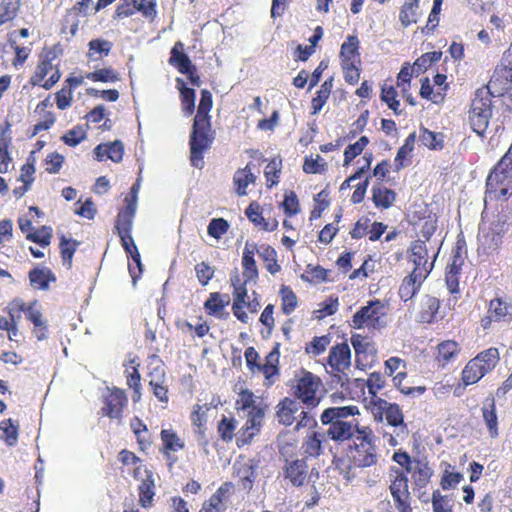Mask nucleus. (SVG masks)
Segmentation results:
<instances>
[{"mask_svg": "<svg viewBox=\"0 0 512 512\" xmlns=\"http://www.w3.org/2000/svg\"><path fill=\"white\" fill-rule=\"evenodd\" d=\"M231 285L233 286L234 296L232 305L233 314L238 320L246 323L248 321V315L244 311V308L250 306V303L246 300L248 296L245 282H241L240 276L235 273V275L231 276Z\"/></svg>", "mask_w": 512, "mask_h": 512, "instance_id": "aec40b11", "label": "nucleus"}, {"mask_svg": "<svg viewBox=\"0 0 512 512\" xmlns=\"http://www.w3.org/2000/svg\"><path fill=\"white\" fill-rule=\"evenodd\" d=\"M408 473H411L414 487L417 489H423L430 483L433 470L427 461L422 459H414V464L411 467V470L407 472V474Z\"/></svg>", "mask_w": 512, "mask_h": 512, "instance_id": "bb28decb", "label": "nucleus"}, {"mask_svg": "<svg viewBox=\"0 0 512 512\" xmlns=\"http://www.w3.org/2000/svg\"><path fill=\"white\" fill-rule=\"evenodd\" d=\"M233 468L234 476L238 479V484L243 490L250 491L256 479L254 461H236Z\"/></svg>", "mask_w": 512, "mask_h": 512, "instance_id": "5701e85b", "label": "nucleus"}, {"mask_svg": "<svg viewBox=\"0 0 512 512\" xmlns=\"http://www.w3.org/2000/svg\"><path fill=\"white\" fill-rule=\"evenodd\" d=\"M234 493L235 485L229 481L224 482L208 500L204 501L199 512H224Z\"/></svg>", "mask_w": 512, "mask_h": 512, "instance_id": "6ab92c4d", "label": "nucleus"}, {"mask_svg": "<svg viewBox=\"0 0 512 512\" xmlns=\"http://www.w3.org/2000/svg\"><path fill=\"white\" fill-rule=\"evenodd\" d=\"M149 386L153 395L159 402L168 403V386L166 385V373L163 367L159 366L154 368L149 374Z\"/></svg>", "mask_w": 512, "mask_h": 512, "instance_id": "393cba45", "label": "nucleus"}, {"mask_svg": "<svg viewBox=\"0 0 512 512\" xmlns=\"http://www.w3.org/2000/svg\"><path fill=\"white\" fill-rule=\"evenodd\" d=\"M500 362V352L496 347H489L470 359L461 372V381L464 386L479 382L491 373Z\"/></svg>", "mask_w": 512, "mask_h": 512, "instance_id": "20e7f679", "label": "nucleus"}, {"mask_svg": "<svg viewBox=\"0 0 512 512\" xmlns=\"http://www.w3.org/2000/svg\"><path fill=\"white\" fill-rule=\"evenodd\" d=\"M341 63H360L359 40L357 36L350 35L341 45Z\"/></svg>", "mask_w": 512, "mask_h": 512, "instance_id": "4c0bfd02", "label": "nucleus"}, {"mask_svg": "<svg viewBox=\"0 0 512 512\" xmlns=\"http://www.w3.org/2000/svg\"><path fill=\"white\" fill-rule=\"evenodd\" d=\"M415 144V133L410 134L398 149L394 159L395 171H400L410 163Z\"/></svg>", "mask_w": 512, "mask_h": 512, "instance_id": "37998d69", "label": "nucleus"}, {"mask_svg": "<svg viewBox=\"0 0 512 512\" xmlns=\"http://www.w3.org/2000/svg\"><path fill=\"white\" fill-rule=\"evenodd\" d=\"M278 363H279V353L277 350L270 352L266 357V362L264 365H260L258 363V371H261L265 376V386L269 388L273 385L275 378L278 376Z\"/></svg>", "mask_w": 512, "mask_h": 512, "instance_id": "58836bf2", "label": "nucleus"}, {"mask_svg": "<svg viewBox=\"0 0 512 512\" xmlns=\"http://www.w3.org/2000/svg\"><path fill=\"white\" fill-rule=\"evenodd\" d=\"M330 273L329 269H325L321 265L308 264L305 274L301 278L312 283L331 282L333 280L330 278Z\"/></svg>", "mask_w": 512, "mask_h": 512, "instance_id": "3c124183", "label": "nucleus"}, {"mask_svg": "<svg viewBox=\"0 0 512 512\" xmlns=\"http://www.w3.org/2000/svg\"><path fill=\"white\" fill-rule=\"evenodd\" d=\"M371 405L375 420L382 421L385 417L388 425L401 427L403 431H407L404 414L398 404L390 403L383 398H375L371 400Z\"/></svg>", "mask_w": 512, "mask_h": 512, "instance_id": "4468645a", "label": "nucleus"}, {"mask_svg": "<svg viewBox=\"0 0 512 512\" xmlns=\"http://www.w3.org/2000/svg\"><path fill=\"white\" fill-rule=\"evenodd\" d=\"M237 411H253L256 413L255 396L251 390L240 388L235 402Z\"/></svg>", "mask_w": 512, "mask_h": 512, "instance_id": "338daca9", "label": "nucleus"}, {"mask_svg": "<svg viewBox=\"0 0 512 512\" xmlns=\"http://www.w3.org/2000/svg\"><path fill=\"white\" fill-rule=\"evenodd\" d=\"M327 365L331 368L333 377L342 388H348L351 380L347 371L351 366V349L347 342L337 343L329 350L326 359Z\"/></svg>", "mask_w": 512, "mask_h": 512, "instance_id": "9d476101", "label": "nucleus"}, {"mask_svg": "<svg viewBox=\"0 0 512 512\" xmlns=\"http://www.w3.org/2000/svg\"><path fill=\"white\" fill-rule=\"evenodd\" d=\"M420 96L424 99L430 100L435 104H440L445 99L443 89H434L428 77L421 80Z\"/></svg>", "mask_w": 512, "mask_h": 512, "instance_id": "13d9d810", "label": "nucleus"}, {"mask_svg": "<svg viewBox=\"0 0 512 512\" xmlns=\"http://www.w3.org/2000/svg\"><path fill=\"white\" fill-rule=\"evenodd\" d=\"M212 105L211 92L203 89L189 139L190 162L193 167L199 169L204 165V153L211 148L215 138L209 115Z\"/></svg>", "mask_w": 512, "mask_h": 512, "instance_id": "f03ea898", "label": "nucleus"}, {"mask_svg": "<svg viewBox=\"0 0 512 512\" xmlns=\"http://www.w3.org/2000/svg\"><path fill=\"white\" fill-rule=\"evenodd\" d=\"M488 313L496 322H510L512 320V304L501 297H496L490 300Z\"/></svg>", "mask_w": 512, "mask_h": 512, "instance_id": "2f4dec72", "label": "nucleus"}, {"mask_svg": "<svg viewBox=\"0 0 512 512\" xmlns=\"http://www.w3.org/2000/svg\"><path fill=\"white\" fill-rule=\"evenodd\" d=\"M299 406L295 399L285 397L277 405V418L279 423L290 426L295 420V414L298 412Z\"/></svg>", "mask_w": 512, "mask_h": 512, "instance_id": "473e14b6", "label": "nucleus"}, {"mask_svg": "<svg viewBox=\"0 0 512 512\" xmlns=\"http://www.w3.org/2000/svg\"><path fill=\"white\" fill-rule=\"evenodd\" d=\"M351 345L355 352V364L360 370L373 366L377 360V346L374 340L367 335L352 334Z\"/></svg>", "mask_w": 512, "mask_h": 512, "instance_id": "ddd939ff", "label": "nucleus"}, {"mask_svg": "<svg viewBox=\"0 0 512 512\" xmlns=\"http://www.w3.org/2000/svg\"><path fill=\"white\" fill-rule=\"evenodd\" d=\"M322 385L319 376L303 370L301 377L296 380V384L293 386L294 396L308 408H315L320 403V397L317 396V393Z\"/></svg>", "mask_w": 512, "mask_h": 512, "instance_id": "f8f14e48", "label": "nucleus"}, {"mask_svg": "<svg viewBox=\"0 0 512 512\" xmlns=\"http://www.w3.org/2000/svg\"><path fill=\"white\" fill-rule=\"evenodd\" d=\"M279 452L286 459L293 457L298 448V438L295 432L286 431L279 434L277 438Z\"/></svg>", "mask_w": 512, "mask_h": 512, "instance_id": "c03bdc74", "label": "nucleus"}, {"mask_svg": "<svg viewBox=\"0 0 512 512\" xmlns=\"http://www.w3.org/2000/svg\"><path fill=\"white\" fill-rule=\"evenodd\" d=\"M461 353V346L455 340L441 341L435 349L434 361L439 368H445L454 362Z\"/></svg>", "mask_w": 512, "mask_h": 512, "instance_id": "412c9836", "label": "nucleus"}, {"mask_svg": "<svg viewBox=\"0 0 512 512\" xmlns=\"http://www.w3.org/2000/svg\"><path fill=\"white\" fill-rule=\"evenodd\" d=\"M254 179L249 164L245 168L237 170L233 178L237 194L245 195L248 184L254 182Z\"/></svg>", "mask_w": 512, "mask_h": 512, "instance_id": "4d7b16f0", "label": "nucleus"}, {"mask_svg": "<svg viewBox=\"0 0 512 512\" xmlns=\"http://www.w3.org/2000/svg\"><path fill=\"white\" fill-rule=\"evenodd\" d=\"M86 78L93 82L115 83L119 81V73L112 67H105L87 73Z\"/></svg>", "mask_w": 512, "mask_h": 512, "instance_id": "0e129e2a", "label": "nucleus"}, {"mask_svg": "<svg viewBox=\"0 0 512 512\" xmlns=\"http://www.w3.org/2000/svg\"><path fill=\"white\" fill-rule=\"evenodd\" d=\"M437 253L433 256L431 262L428 261V249L426 241L415 240L411 243L408 251V258L414 264L413 273L418 274L419 278H427L434 267Z\"/></svg>", "mask_w": 512, "mask_h": 512, "instance_id": "f3484780", "label": "nucleus"}, {"mask_svg": "<svg viewBox=\"0 0 512 512\" xmlns=\"http://www.w3.org/2000/svg\"><path fill=\"white\" fill-rule=\"evenodd\" d=\"M60 52L59 44L43 50L35 71L29 80L32 86H41L46 90H50L60 80L61 72L58 66L55 67L50 77L45 80L46 76L53 70L52 62L58 57Z\"/></svg>", "mask_w": 512, "mask_h": 512, "instance_id": "39448f33", "label": "nucleus"}, {"mask_svg": "<svg viewBox=\"0 0 512 512\" xmlns=\"http://www.w3.org/2000/svg\"><path fill=\"white\" fill-rule=\"evenodd\" d=\"M380 98L396 115L401 114L398 92L393 84L385 82L382 85Z\"/></svg>", "mask_w": 512, "mask_h": 512, "instance_id": "603ef678", "label": "nucleus"}, {"mask_svg": "<svg viewBox=\"0 0 512 512\" xmlns=\"http://www.w3.org/2000/svg\"><path fill=\"white\" fill-rule=\"evenodd\" d=\"M512 170L495 165L485 184V201H506L512 195Z\"/></svg>", "mask_w": 512, "mask_h": 512, "instance_id": "0eeeda50", "label": "nucleus"}, {"mask_svg": "<svg viewBox=\"0 0 512 512\" xmlns=\"http://www.w3.org/2000/svg\"><path fill=\"white\" fill-rule=\"evenodd\" d=\"M112 42L105 39H92L88 43L87 57L90 60H98L103 56H108L112 49Z\"/></svg>", "mask_w": 512, "mask_h": 512, "instance_id": "8fccbe9b", "label": "nucleus"}, {"mask_svg": "<svg viewBox=\"0 0 512 512\" xmlns=\"http://www.w3.org/2000/svg\"><path fill=\"white\" fill-rule=\"evenodd\" d=\"M370 140L367 136H361L355 143L349 144L344 150L343 166H348L367 147Z\"/></svg>", "mask_w": 512, "mask_h": 512, "instance_id": "e2e57ef3", "label": "nucleus"}, {"mask_svg": "<svg viewBox=\"0 0 512 512\" xmlns=\"http://www.w3.org/2000/svg\"><path fill=\"white\" fill-rule=\"evenodd\" d=\"M128 403L126 393L123 389L113 387L108 389L107 394L102 398L103 406L100 409L101 416L121 421L123 412Z\"/></svg>", "mask_w": 512, "mask_h": 512, "instance_id": "2eb2a0df", "label": "nucleus"}, {"mask_svg": "<svg viewBox=\"0 0 512 512\" xmlns=\"http://www.w3.org/2000/svg\"><path fill=\"white\" fill-rule=\"evenodd\" d=\"M160 439L159 451L165 458L167 466L172 468L178 462L176 453L185 448V442L172 426L160 431Z\"/></svg>", "mask_w": 512, "mask_h": 512, "instance_id": "dca6fc26", "label": "nucleus"}, {"mask_svg": "<svg viewBox=\"0 0 512 512\" xmlns=\"http://www.w3.org/2000/svg\"><path fill=\"white\" fill-rule=\"evenodd\" d=\"M487 88L491 95L507 96L512 102V48L504 52Z\"/></svg>", "mask_w": 512, "mask_h": 512, "instance_id": "1a4fd4ad", "label": "nucleus"}, {"mask_svg": "<svg viewBox=\"0 0 512 512\" xmlns=\"http://www.w3.org/2000/svg\"><path fill=\"white\" fill-rule=\"evenodd\" d=\"M396 200V193L383 185L372 188V201L377 208L388 209Z\"/></svg>", "mask_w": 512, "mask_h": 512, "instance_id": "a19ab883", "label": "nucleus"}, {"mask_svg": "<svg viewBox=\"0 0 512 512\" xmlns=\"http://www.w3.org/2000/svg\"><path fill=\"white\" fill-rule=\"evenodd\" d=\"M256 426V413L249 412V417L245 425L236 434V444L239 448L244 447L252 442L254 438V429Z\"/></svg>", "mask_w": 512, "mask_h": 512, "instance_id": "de8ad7c7", "label": "nucleus"}, {"mask_svg": "<svg viewBox=\"0 0 512 512\" xmlns=\"http://www.w3.org/2000/svg\"><path fill=\"white\" fill-rule=\"evenodd\" d=\"M385 378L380 372L371 373L367 380L354 379L353 384L359 388L361 393H364V388H368L369 394L372 395V399L378 398L377 393L385 386Z\"/></svg>", "mask_w": 512, "mask_h": 512, "instance_id": "72a5a7b5", "label": "nucleus"}, {"mask_svg": "<svg viewBox=\"0 0 512 512\" xmlns=\"http://www.w3.org/2000/svg\"><path fill=\"white\" fill-rule=\"evenodd\" d=\"M308 475V466L305 460L297 459L291 462L287 461L284 470V476L293 486H302Z\"/></svg>", "mask_w": 512, "mask_h": 512, "instance_id": "cd10ccee", "label": "nucleus"}, {"mask_svg": "<svg viewBox=\"0 0 512 512\" xmlns=\"http://www.w3.org/2000/svg\"><path fill=\"white\" fill-rule=\"evenodd\" d=\"M28 279L34 289L48 290L50 283L56 281V276L48 267H34L29 271Z\"/></svg>", "mask_w": 512, "mask_h": 512, "instance_id": "c85d7f7f", "label": "nucleus"}, {"mask_svg": "<svg viewBox=\"0 0 512 512\" xmlns=\"http://www.w3.org/2000/svg\"><path fill=\"white\" fill-rule=\"evenodd\" d=\"M144 476L137 489L139 496L138 503L142 508L148 509L153 506L156 485L152 470L145 468Z\"/></svg>", "mask_w": 512, "mask_h": 512, "instance_id": "4be33fe9", "label": "nucleus"}, {"mask_svg": "<svg viewBox=\"0 0 512 512\" xmlns=\"http://www.w3.org/2000/svg\"><path fill=\"white\" fill-rule=\"evenodd\" d=\"M359 414L357 406H337L326 408L320 415V421L328 426L325 435L336 443L351 441L358 434L361 425L356 420H347Z\"/></svg>", "mask_w": 512, "mask_h": 512, "instance_id": "7ed1b4c3", "label": "nucleus"}, {"mask_svg": "<svg viewBox=\"0 0 512 512\" xmlns=\"http://www.w3.org/2000/svg\"><path fill=\"white\" fill-rule=\"evenodd\" d=\"M478 241L483 251L488 254L500 248L502 235L493 228L483 229L478 234Z\"/></svg>", "mask_w": 512, "mask_h": 512, "instance_id": "e433bc0d", "label": "nucleus"}, {"mask_svg": "<svg viewBox=\"0 0 512 512\" xmlns=\"http://www.w3.org/2000/svg\"><path fill=\"white\" fill-rule=\"evenodd\" d=\"M389 492L398 512H413L409 479L403 469L392 467L389 471Z\"/></svg>", "mask_w": 512, "mask_h": 512, "instance_id": "6e6552de", "label": "nucleus"}, {"mask_svg": "<svg viewBox=\"0 0 512 512\" xmlns=\"http://www.w3.org/2000/svg\"><path fill=\"white\" fill-rule=\"evenodd\" d=\"M406 376L407 373L405 371L399 372L393 376V383L402 394L415 397L420 396L426 392L427 388L425 386H407L403 384Z\"/></svg>", "mask_w": 512, "mask_h": 512, "instance_id": "bf43d9fd", "label": "nucleus"}, {"mask_svg": "<svg viewBox=\"0 0 512 512\" xmlns=\"http://www.w3.org/2000/svg\"><path fill=\"white\" fill-rule=\"evenodd\" d=\"M420 15V0H405L399 12V21L404 28L416 24Z\"/></svg>", "mask_w": 512, "mask_h": 512, "instance_id": "f704fd0d", "label": "nucleus"}, {"mask_svg": "<svg viewBox=\"0 0 512 512\" xmlns=\"http://www.w3.org/2000/svg\"><path fill=\"white\" fill-rule=\"evenodd\" d=\"M489 90H478L471 101L468 121L471 129L479 136H484L492 117V99Z\"/></svg>", "mask_w": 512, "mask_h": 512, "instance_id": "423d86ee", "label": "nucleus"}, {"mask_svg": "<svg viewBox=\"0 0 512 512\" xmlns=\"http://www.w3.org/2000/svg\"><path fill=\"white\" fill-rule=\"evenodd\" d=\"M130 427L136 437L139 451L145 453L153 444V437L148 431L147 425L135 416L131 419Z\"/></svg>", "mask_w": 512, "mask_h": 512, "instance_id": "c756f323", "label": "nucleus"}, {"mask_svg": "<svg viewBox=\"0 0 512 512\" xmlns=\"http://www.w3.org/2000/svg\"><path fill=\"white\" fill-rule=\"evenodd\" d=\"M325 437V433H319L316 431L311 432L302 444L304 453L309 457H318L322 453V443Z\"/></svg>", "mask_w": 512, "mask_h": 512, "instance_id": "09e8293b", "label": "nucleus"}, {"mask_svg": "<svg viewBox=\"0 0 512 512\" xmlns=\"http://www.w3.org/2000/svg\"><path fill=\"white\" fill-rule=\"evenodd\" d=\"M333 87V78L329 77L326 79L322 85L320 86V89L316 92V95L311 100V114L316 115L318 114L323 106L326 104L327 100L329 99V96L331 94Z\"/></svg>", "mask_w": 512, "mask_h": 512, "instance_id": "a18cd8bd", "label": "nucleus"}, {"mask_svg": "<svg viewBox=\"0 0 512 512\" xmlns=\"http://www.w3.org/2000/svg\"><path fill=\"white\" fill-rule=\"evenodd\" d=\"M242 265L244 268L243 279L241 282H245V286L256 276V262L254 260V251L249 249V244L245 246V250L242 258Z\"/></svg>", "mask_w": 512, "mask_h": 512, "instance_id": "6e6d98bb", "label": "nucleus"}, {"mask_svg": "<svg viewBox=\"0 0 512 512\" xmlns=\"http://www.w3.org/2000/svg\"><path fill=\"white\" fill-rule=\"evenodd\" d=\"M19 426L13 423L12 419H5L0 422V438L5 441L8 446L16 445L18 441Z\"/></svg>", "mask_w": 512, "mask_h": 512, "instance_id": "052dcab7", "label": "nucleus"}, {"mask_svg": "<svg viewBox=\"0 0 512 512\" xmlns=\"http://www.w3.org/2000/svg\"><path fill=\"white\" fill-rule=\"evenodd\" d=\"M425 279L426 278H419L418 274L411 272L403 279L399 287L400 298L405 302L412 299Z\"/></svg>", "mask_w": 512, "mask_h": 512, "instance_id": "79ce46f5", "label": "nucleus"}, {"mask_svg": "<svg viewBox=\"0 0 512 512\" xmlns=\"http://www.w3.org/2000/svg\"><path fill=\"white\" fill-rule=\"evenodd\" d=\"M332 340L331 335L315 336L306 344L305 351L309 355L319 356L324 353Z\"/></svg>", "mask_w": 512, "mask_h": 512, "instance_id": "69168bd1", "label": "nucleus"}, {"mask_svg": "<svg viewBox=\"0 0 512 512\" xmlns=\"http://www.w3.org/2000/svg\"><path fill=\"white\" fill-rule=\"evenodd\" d=\"M441 51H432L422 54L413 63V69L417 74L426 72L434 63L441 59Z\"/></svg>", "mask_w": 512, "mask_h": 512, "instance_id": "680f3d73", "label": "nucleus"}, {"mask_svg": "<svg viewBox=\"0 0 512 512\" xmlns=\"http://www.w3.org/2000/svg\"><path fill=\"white\" fill-rule=\"evenodd\" d=\"M20 0L0 1V26L14 20L20 9Z\"/></svg>", "mask_w": 512, "mask_h": 512, "instance_id": "864d4df0", "label": "nucleus"}, {"mask_svg": "<svg viewBox=\"0 0 512 512\" xmlns=\"http://www.w3.org/2000/svg\"><path fill=\"white\" fill-rule=\"evenodd\" d=\"M18 311L23 312L27 320L34 325V333L38 340H44L47 338L48 326L46 321L43 319V315L40 309L38 300H33L29 303H25L21 300L14 301Z\"/></svg>", "mask_w": 512, "mask_h": 512, "instance_id": "a211bd4d", "label": "nucleus"}, {"mask_svg": "<svg viewBox=\"0 0 512 512\" xmlns=\"http://www.w3.org/2000/svg\"><path fill=\"white\" fill-rule=\"evenodd\" d=\"M420 140L430 150H441L444 147V136L442 133L423 129L420 134Z\"/></svg>", "mask_w": 512, "mask_h": 512, "instance_id": "774afa93", "label": "nucleus"}, {"mask_svg": "<svg viewBox=\"0 0 512 512\" xmlns=\"http://www.w3.org/2000/svg\"><path fill=\"white\" fill-rule=\"evenodd\" d=\"M483 421L486 424L488 433L491 438L499 436L498 416L496 411V403L494 398H491L489 403H485L481 408Z\"/></svg>", "mask_w": 512, "mask_h": 512, "instance_id": "c9c22d12", "label": "nucleus"}, {"mask_svg": "<svg viewBox=\"0 0 512 512\" xmlns=\"http://www.w3.org/2000/svg\"><path fill=\"white\" fill-rule=\"evenodd\" d=\"M10 132V124H6L0 132V173L6 174L9 171V166L12 163V157L9 153V148L12 144V137Z\"/></svg>", "mask_w": 512, "mask_h": 512, "instance_id": "7c9ffc66", "label": "nucleus"}, {"mask_svg": "<svg viewBox=\"0 0 512 512\" xmlns=\"http://www.w3.org/2000/svg\"><path fill=\"white\" fill-rule=\"evenodd\" d=\"M184 45L177 41L170 51L169 64L175 67L178 72H188L192 62L187 54L183 52Z\"/></svg>", "mask_w": 512, "mask_h": 512, "instance_id": "ea45409f", "label": "nucleus"}, {"mask_svg": "<svg viewBox=\"0 0 512 512\" xmlns=\"http://www.w3.org/2000/svg\"><path fill=\"white\" fill-rule=\"evenodd\" d=\"M282 169V159L280 157L272 158L264 169V176L266 179V186L272 188L279 182V177Z\"/></svg>", "mask_w": 512, "mask_h": 512, "instance_id": "5fc2aeb1", "label": "nucleus"}, {"mask_svg": "<svg viewBox=\"0 0 512 512\" xmlns=\"http://www.w3.org/2000/svg\"><path fill=\"white\" fill-rule=\"evenodd\" d=\"M377 437L369 426H361L358 434L348 442L343 455H334L332 466L350 483L356 478L355 470L376 466L379 462Z\"/></svg>", "mask_w": 512, "mask_h": 512, "instance_id": "f257e3e1", "label": "nucleus"}, {"mask_svg": "<svg viewBox=\"0 0 512 512\" xmlns=\"http://www.w3.org/2000/svg\"><path fill=\"white\" fill-rule=\"evenodd\" d=\"M94 155L98 161L110 159L115 163H119L123 159L124 145L120 140L101 143L94 148Z\"/></svg>", "mask_w": 512, "mask_h": 512, "instance_id": "b1692460", "label": "nucleus"}, {"mask_svg": "<svg viewBox=\"0 0 512 512\" xmlns=\"http://www.w3.org/2000/svg\"><path fill=\"white\" fill-rule=\"evenodd\" d=\"M440 309V301L433 296H427L421 304L419 318L422 323H432L436 320Z\"/></svg>", "mask_w": 512, "mask_h": 512, "instance_id": "49530a36", "label": "nucleus"}, {"mask_svg": "<svg viewBox=\"0 0 512 512\" xmlns=\"http://www.w3.org/2000/svg\"><path fill=\"white\" fill-rule=\"evenodd\" d=\"M385 316L383 303L380 300L370 301L353 315L350 326L354 329H380L385 326Z\"/></svg>", "mask_w": 512, "mask_h": 512, "instance_id": "9b49d317", "label": "nucleus"}, {"mask_svg": "<svg viewBox=\"0 0 512 512\" xmlns=\"http://www.w3.org/2000/svg\"><path fill=\"white\" fill-rule=\"evenodd\" d=\"M133 220L134 216H131L130 212L127 214H117L116 216L114 228L120 238L123 249H125V245L126 247L136 245L131 235Z\"/></svg>", "mask_w": 512, "mask_h": 512, "instance_id": "a878e982", "label": "nucleus"}]
</instances>
